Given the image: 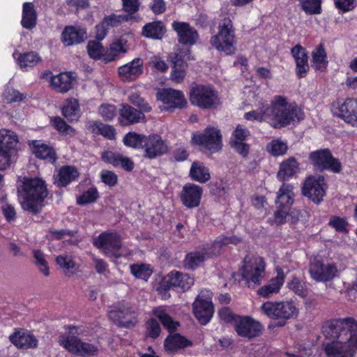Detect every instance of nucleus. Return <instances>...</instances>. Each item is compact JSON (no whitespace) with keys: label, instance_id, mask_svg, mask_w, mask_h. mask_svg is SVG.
<instances>
[{"label":"nucleus","instance_id":"obj_50","mask_svg":"<svg viewBox=\"0 0 357 357\" xmlns=\"http://www.w3.org/2000/svg\"><path fill=\"white\" fill-rule=\"evenodd\" d=\"M302 9L309 15L321 13V0H298Z\"/></svg>","mask_w":357,"mask_h":357},{"label":"nucleus","instance_id":"obj_13","mask_svg":"<svg viewBox=\"0 0 357 357\" xmlns=\"http://www.w3.org/2000/svg\"><path fill=\"white\" fill-rule=\"evenodd\" d=\"M190 101L199 108L210 109L218 104V93L211 86L196 85L190 91Z\"/></svg>","mask_w":357,"mask_h":357},{"label":"nucleus","instance_id":"obj_39","mask_svg":"<svg viewBox=\"0 0 357 357\" xmlns=\"http://www.w3.org/2000/svg\"><path fill=\"white\" fill-rule=\"evenodd\" d=\"M62 114L70 121H77L81 116L79 102L75 98H68L63 102Z\"/></svg>","mask_w":357,"mask_h":357},{"label":"nucleus","instance_id":"obj_2","mask_svg":"<svg viewBox=\"0 0 357 357\" xmlns=\"http://www.w3.org/2000/svg\"><path fill=\"white\" fill-rule=\"evenodd\" d=\"M22 208L31 213H40L48 195L47 185L40 178L24 177L17 188Z\"/></svg>","mask_w":357,"mask_h":357},{"label":"nucleus","instance_id":"obj_1","mask_svg":"<svg viewBox=\"0 0 357 357\" xmlns=\"http://www.w3.org/2000/svg\"><path fill=\"white\" fill-rule=\"evenodd\" d=\"M322 333L328 342L323 343L327 357H354L357 350V321L353 318L326 322Z\"/></svg>","mask_w":357,"mask_h":357},{"label":"nucleus","instance_id":"obj_33","mask_svg":"<svg viewBox=\"0 0 357 357\" xmlns=\"http://www.w3.org/2000/svg\"><path fill=\"white\" fill-rule=\"evenodd\" d=\"M79 176L77 168L73 166L66 165L61 167L54 174V183L60 187H66Z\"/></svg>","mask_w":357,"mask_h":357},{"label":"nucleus","instance_id":"obj_32","mask_svg":"<svg viewBox=\"0 0 357 357\" xmlns=\"http://www.w3.org/2000/svg\"><path fill=\"white\" fill-rule=\"evenodd\" d=\"M32 153L36 157L46 160L50 163H54L56 160V155L54 149L44 143L41 140H33L29 143Z\"/></svg>","mask_w":357,"mask_h":357},{"label":"nucleus","instance_id":"obj_29","mask_svg":"<svg viewBox=\"0 0 357 357\" xmlns=\"http://www.w3.org/2000/svg\"><path fill=\"white\" fill-rule=\"evenodd\" d=\"M186 51L188 54L183 56L181 54H178L173 60V67L170 77L171 79L176 83H181L183 81L188 68L186 61L192 59L189 54V50H187Z\"/></svg>","mask_w":357,"mask_h":357},{"label":"nucleus","instance_id":"obj_45","mask_svg":"<svg viewBox=\"0 0 357 357\" xmlns=\"http://www.w3.org/2000/svg\"><path fill=\"white\" fill-rule=\"evenodd\" d=\"M287 286L290 291L301 298L308 295L306 282L303 279L294 276L287 282Z\"/></svg>","mask_w":357,"mask_h":357},{"label":"nucleus","instance_id":"obj_62","mask_svg":"<svg viewBox=\"0 0 357 357\" xmlns=\"http://www.w3.org/2000/svg\"><path fill=\"white\" fill-rule=\"evenodd\" d=\"M99 113L102 116V117L107 121L112 120L116 115V108L114 105H102L99 107Z\"/></svg>","mask_w":357,"mask_h":357},{"label":"nucleus","instance_id":"obj_31","mask_svg":"<svg viewBox=\"0 0 357 357\" xmlns=\"http://www.w3.org/2000/svg\"><path fill=\"white\" fill-rule=\"evenodd\" d=\"M132 36L126 34L121 36L119 39L113 42L106 50L104 55V61L107 63L115 60V59L121 53H126L128 51V40L132 39Z\"/></svg>","mask_w":357,"mask_h":357},{"label":"nucleus","instance_id":"obj_5","mask_svg":"<svg viewBox=\"0 0 357 357\" xmlns=\"http://www.w3.org/2000/svg\"><path fill=\"white\" fill-rule=\"evenodd\" d=\"M239 242L241 238L236 236H220L211 247L206 245L188 253L184 259V265L189 269H195L211 256L218 255L222 246L228 244L236 245Z\"/></svg>","mask_w":357,"mask_h":357},{"label":"nucleus","instance_id":"obj_4","mask_svg":"<svg viewBox=\"0 0 357 357\" xmlns=\"http://www.w3.org/2000/svg\"><path fill=\"white\" fill-rule=\"evenodd\" d=\"M260 310L261 312L273 320L278 321V326H283L288 320L297 318L299 309L292 299L280 301H266Z\"/></svg>","mask_w":357,"mask_h":357},{"label":"nucleus","instance_id":"obj_36","mask_svg":"<svg viewBox=\"0 0 357 357\" xmlns=\"http://www.w3.org/2000/svg\"><path fill=\"white\" fill-rule=\"evenodd\" d=\"M299 171V163L293 158H289L281 162L277 177L280 181L288 180Z\"/></svg>","mask_w":357,"mask_h":357},{"label":"nucleus","instance_id":"obj_25","mask_svg":"<svg viewBox=\"0 0 357 357\" xmlns=\"http://www.w3.org/2000/svg\"><path fill=\"white\" fill-rule=\"evenodd\" d=\"M250 132L241 125L237 126L231 138V145L239 154L245 157L248 155L250 146L244 141L249 136Z\"/></svg>","mask_w":357,"mask_h":357},{"label":"nucleus","instance_id":"obj_3","mask_svg":"<svg viewBox=\"0 0 357 357\" xmlns=\"http://www.w3.org/2000/svg\"><path fill=\"white\" fill-rule=\"evenodd\" d=\"M268 121L274 128H284L304 118L302 110L294 102H289L283 96H275L267 105Z\"/></svg>","mask_w":357,"mask_h":357},{"label":"nucleus","instance_id":"obj_54","mask_svg":"<svg viewBox=\"0 0 357 357\" xmlns=\"http://www.w3.org/2000/svg\"><path fill=\"white\" fill-rule=\"evenodd\" d=\"M267 105H263L261 107L245 113L244 118L248 121H257L259 122L268 121Z\"/></svg>","mask_w":357,"mask_h":357},{"label":"nucleus","instance_id":"obj_44","mask_svg":"<svg viewBox=\"0 0 357 357\" xmlns=\"http://www.w3.org/2000/svg\"><path fill=\"white\" fill-rule=\"evenodd\" d=\"M89 129L96 135H101L106 138L112 139L115 137V129L112 126L100 121L90 122Z\"/></svg>","mask_w":357,"mask_h":357},{"label":"nucleus","instance_id":"obj_52","mask_svg":"<svg viewBox=\"0 0 357 357\" xmlns=\"http://www.w3.org/2000/svg\"><path fill=\"white\" fill-rule=\"evenodd\" d=\"M87 51L89 56L95 60L104 61L105 50L100 42L89 41L87 45Z\"/></svg>","mask_w":357,"mask_h":357},{"label":"nucleus","instance_id":"obj_16","mask_svg":"<svg viewBox=\"0 0 357 357\" xmlns=\"http://www.w3.org/2000/svg\"><path fill=\"white\" fill-rule=\"evenodd\" d=\"M309 159L319 169H328L333 173H339L342 170L341 162L332 155L328 149L313 151L310 154Z\"/></svg>","mask_w":357,"mask_h":357},{"label":"nucleus","instance_id":"obj_60","mask_svg":"<svg viewBox=\"0 0 357 357\" xmlns=\"http://www.w3.org/2000/svg\"><path fill=\"white\" fill-rule=\"evenodd\" d=\"M52 125L61 133L64 135H73L75 130L68 125L61 117H54L52 119Z\"/></svg>","mask_w":357,"mask_h":357},{"label":"nucleus","instance_id":"obj_38","mask_svg":"<svg viewBox=\"0 0 357 357\" xmlns=\"http://www.w3.org/2000/svg\"><path fill=\"white\" fill-rule=\"evenodd\" d=\"M166 32V27L161 21H154L146 24L142 31V36L152 39H162Z\"/></svg>","mask_w":357,"mask_h":357},{"label":"nucleus","instance_id":"obj_14","mask_svg":"<svg viewBox=\"0 0 357 357\" xmlns=\"http://www.w3.org/2000/svg\"><path fill=\"white\" fill-rule=\"evenodd\" d=\"M331 111L334 116L351 126L357 123V98L337 100L333 103Z\"/></svg>","mask_w":357,"mask_h":357},{"label":"nucleus","instance_id":"obj_22","mask_svg":"<svg viewBox=\"0 0 357 357\" xmlns=\"http://www.w3.org/2000/svg\"><path fill=\"white\" fill-rule=\"evenodd\" d=\"M163 284L168 289L171 287L181 288L185 291L194 284V278L188 274L172 271L164 278Z\"/></svg>","mask_w":357,"mask_h":357},{"label":"nucleus","instance_id":"obj_63","mask_svg":"<svg viewBox=\"0 0 357 357\" xmlns=\"http://www.w3.org/2000/svg\"><path fill=\"white\" fill-rule=\"evenodd\" d=\"M296 74L299 78L305 77L308 72L310 67L308 64V57L303 58L295 61Z\"/></svg>","mask_w":357,"mask_h":357},{"label":"nucleus","instance_id":"obj_47","mask_svg":"<svg viewBox=\"0 0 357 357\" xmlns=\"http://www.w3.org/2000/svg\"><path fill=\"white\" fill-rule=\"evenodd\" d=\"M153 314L158 317L162 325L169 330H175L178 326L177 322L167 314L166 309L163 307H158L153 310Z\"/></svg>","mask_w":357,"mask_h":357},{"label":"nucleus","instance_id":"obj_64","mask_svg":"<svg viewBox=\"0 0 357 357\" xmlns=\"http://www.w3.org/2000/svg\"><path fill=\"white\" fill-rule=\"evenodd\" d=\"M291 208L277 206L274 213V221L277 225H282L286 222L287 217L290 214Z\"/></svg>","mask_w":357,"mask_h":357},{"label":"nucleus","instance_id":"obj_20","mask_svg":"<svg viewBox=\"0 0 357 357\" xmlns=\"http://www.w3.org/2000/svg\"><path fill=\"white\" fill-rule=\"evenodd\" d=\"M202 194L203 188L201 186L188 183L183 186L179 197L184 206L194 208L199 206Z\"/></svg>","mask_w":357,"mask_h":357},{"label":"nucleus","instance_id":"obj_35","mask_svg":"<svg viewBox=\"0 0 357 357\" xmlns=\"http://www.w3.org/2000/svg\"><path fill=\"white\" fill-rule=\"evenodd\" d=\"M73 76L70 73H63L51 77V86L59 93H66L73 87Z\"/></svg>","mask_w":357,"mask_h":357},{"label":"nucleus","instance_id":"obj_48","mask_svg":"<svg viewBox=\"0 0 357 357\" xmlns=\"http://www.w3.org/2000/svg\"><path fill=\"white\" fill-rule=\"evenodd\" d=\"M146 135L135 132H128L123 138L126 146L135 149H143Z\"/></svg>","mask_w":357,"mask_h":357},{"label":"nucleus","instance_id":"obj_8","mask_svg":"<svg viewBox=\"0 0 357 357\" xmlns=\"http://www.w3.org/2000/svg\"><path fill=\"white\" fill-rule=\"evenodd\" d=\"M108 316L119 327L132 328L138 321L137 308L130 303L124 301L109 307Z\"/></svg>","mask_w":357,"mask_h":357},{"label":"nucleus","instance_id":"obj_41","mask_svg":"<svg viewBox=\"0 0 357 357\" xmlns=\"http://www.w3.org/2000/svg\"><path fill=\"white\" fill-rule=\"evenodd\" d=\"M37 14L34 5L31 2H26L23 4L22 26L27 29H32L36 24Z\"/></svg>","mask_w":357,"mask_h":357},{"label":"nucleus","instance_id":"obj_23","mask_svg":"<svg viewBox=\"0 0 357 357\" xmlns=\"http://www.w3.org/2000/svg\"><path fill=\"white\" fill-rule=\"evenodd\" d=\"M143 60L140 58L134 59L130 62L120 66L118 73L123 82H132L139 77L143 73Z\"/></svg>","mask_w":357,"mask_h":357},{"label":"nucleus","instance_id":"obj_56","mask_svg":"<svg viewBox=\"0 0 357 357\" xmlns=\"http://www.w3.org/2000/svg\"><path fill=\"white\" fill-rule=\"evenodd\" d=\"M33 257L35 259V264L40 272L42 273L45 277L50 275V268L47 261L44 257L43 253L38 250H33Z\"/></svg>","mask_w":357,"mask_h":357},{"label":"nucleus","instance_id":"obj_27","mask_svg":"<svg viewBox=\"0 0 357 357\" xmlns=\"http://www.w3.org/2000/svg\"><path fill=\"white\" fill-rule=\"evenodd\" d=\"M277 275L271 279L268 284L260 287L257 294L264 298H269L272 296L274 294H277L280 291L281 287H282L285 274L283 270L281 268H276Z\"/></svg>","mask_w":357,"mask_h":357},{"label":"nucleus","instance_id":"obj_55","mask_svg":"<svg viewBox=\"0 0 357 357\" xmlns=\"http://www.w3.org/2000/svg\"><path fill=\"white\" fill-rule=\"evenodd\" d=\"M287 149V144L280 139H273L267 145L268 151L274 156L285 154Z\"/></svg>","mask_w":357,"mask_h":357},{"label":"nucleus","instance_id":"obj_40","mask_svg":"<svg viewBox=\"0 0 357 357\" xmlns=\"http://www.w3.org/2000/svg\"><path fill=\"white\" fill-rule=\"evenodd\" d=\"M327 54L322 44L317 45L312 52V66L316 71L323 72L328 66Z\"/></svg>","mask_w":357,"mask_h":357},{"label":"nucleus","instance_id":"obj_28","mask_svg":"<svg viewBox=\"0 0 357 357\" xmlns=\"http://www.w3.org/2000/svg\"><path fill=\"white\" fill-rule=\"evenodd\" d=\"M193 312L199 323L206 325L213 314L212 302L198 298L193 303Z\"/></svg>","mask_w":357,"mask_h":357},{"label":"nucleus","instance_id":"obj_7","mask_svg":"<svg viewBox=\"0 0 357 357\" xmlns=\"http://www.w3.org/2000/svg\"><path fill=\"white\" fill-rule=\"evenodd\" d=\"M345 268V264L340 261L324 264L322 261L314 258L310 263L309 273L315 281L326 282L338 277Z\"/></svg>","mask_w":357,"mask_h":357},{"label":"nucleus","instance_id":"obj_9","mask_svg":"<svg viewBox=\"0 0 357 357\" xmlns=\"http://www.w3.org/2000/svg\"><path fill=\"white\" fill-rule=\"evenodd\" d=\"M77 333L75 327H70L68 335L59 338V344L71 354L85 356H95L98 354L97 347L87 342L81 341L74 334Z\"/></svg>","mask_w":357,"mask_h":357},{"label":"nucleus","instance_id":"obj_57","mask_svg":"<svg viewBox=\"0 0 357 357\" xmlns=\"http://www.w3.org/2000/svg\"><path fill=\"white\" fill-rule=\"evenodd\" d=\"M128 100L130 103L139 107L140 111L143 112H149L152 109L149 104L138 93H132L128 97Z\"/></svg>","mask_w":357,"mask_h":357},{"label":"nucleus","instance_id":"obj_34","mask_svg":"<svg viewBox=\"0 0 357 357\" xmlns=\"http://www.w3.org/2000/svg\"><path fill=\"white\" fill-rule=\"evenodd\" d=\"M86 38L84 29L75 26H67L62 33V41L66 45L80 43Z\"/></svg>","mask_w":357,"mask_h":357},{"label":"nucleus","instance_id":"obj_26","mask_svg":"<svg viewBox=\"0 0 357 357\" xmlns=\"http://www.w3.org/2000/svg\"><path fill=\"white\" fill-rule=\"evenodd\" d=\"M10 341L21 349H35L38 347V340L31 333L23 330L15 331L9 336Z\"/></svg>","mask_w":357,"mask_h":357},{"label":"nucleus","instance_id":"obj_21","mask_svg":"<svg viewBox=\"0 0 357 357\" xmlns=\"http://www.w3.org/2000/svg\"><path fill=\"white\" fill-rule=\"evenodd\" d=\"M156 97L158 100L167 105L169 109H181L187 104L183 93L172 89H163L158 91Z\"/></svg>","mask_w":357,"mask_h":357},{"label":"nucleus","instance_id":"obj_51","mask_svg":"<svg viewBox=\"0 0 357 357\" xmlns=\"http://www.w3.org/2000/svg\"><path fill=\"white\" fill-rule=\"evenodd\" d=\"M99 197L98 191L96 187H91L77 197V204L85 205L95 202Z\"/></svg>","mask_w":357,"mask_h":357},{"label":"nucleus","instance_id":"obj_37","mask_svg":"<svg viewBox=\"0 0 357 357\" xmlns=\"http://www.w3.org/2000/svg\"><path fill=\"white\" fill-rule=\"evenodd\" d=\"M293 189L294 187L291 185L283 183L277 193L276 205L291 208L295 195Z\"/></svg>","mask_w":357,"mask_h":357},{"label":"nucleus","instance_id":"obj_30","mask_svg":"<svg viewBox=\"0 0 357 357\" xmlns=\"http://www.w3.org/2000/svg\"><path fill=\"white\" fill-rule=\"evenodd\" d=\"M145 116L143 112L139 111L128 104L121 105L119 109V121L122 126H128L143 122Z\"/></svg>","mask_w":357,"mask_h":357},{"label":"nucleus","instance_id":"obj_43","mask_svg":"<svg viewBox=\"0 0 357 357\" xmlns=\"http://www.w3.org/2000/svg\"><path fill=\"white\" fill-rule=\"evenodd\" d=\"M190 342L178 333L168 336L165 341V350L169 352H174L179 349H183L190 346Z\"/></svg>","mask_w":357,"mask_h":357},{"label":"nucleus","instance_id":"obj_24","mask_svg":"<svg viewBox=\"0 0 357 357\" xmlns=\"http://www.w3.org/2000/svg\"><path fill=\"white\" fill-rule=\"evenodd\" d=\"M172 28L178 34L179 43L184 45H193L198 38L197 31L188 23L182 22H174Z\"/></svg>","mask_w":357,"mask_h":357},{"label":"nucleus","instance_id":"obj_59","mask_svg":"<svg viewBox=\"0 0 357 357\" xmlns=\"http://www.w3.org/2000/svg\"><path fill=\"white\" fill-rule=\"evenodd\" d=\"M3 98L7 103H11L22 101L26 98V95L14 89L7 87L3 93Z\"/></svg>","mask_w":357,"mask_h":357},{"label":"nucleus","instance_id":"obj_12","mask_svg":"<svg viewBox=\"0 0 357 357\" xmlns=\"http://www.w3.org/2000/svg\"><path fill=\"white\" fill-rule=\"evenodd\" d=\"M244 265L241 269L243 279L250 285L259 284L264 278L266 264L263 258L248 255L244 259Z\"/></svg>","mask_w":357,"mask_h":357},{"label":"nucleus","instance_id":"obj_15","mask_svg":"<svg viewBox=\"0 0 357 357\" xmlns=\"http://www.w3.org/2000/svg\"><path fill=\"white\" fill-rule=\"evenodd\" d=\"M192 141L195 144L204 146L211 152H216L222 148L220 132L211 126L207 127L203 132L194 133Z\"/></svg>","mask_w":357,"mask_h":357},{"label":"nucleus","instance_id":"obj_61","mask_svg":"<svg viewBox=\"0 0 357 357\" xmlns=\"http://www.w3.org/2000/svg\"><path fill=\"white\" fill-rule=\"evenodd\" d=\"M100 177L102 182L109 187H114L117 184L118 176L112 171L102 169L100 173Z\"/></svg>","mask_w":357,"mask_h":357},{"label":"nucleus","instance_id":"obj_6","mask_svg":"<svg viewBox=\"0 0 357 357\" xmlns=\"http://www.w3.org/2000/svg\"><path fill=\"white\" fill-rule=\"evenodd\" d=\"M211 45L227 55L234 54L236 51L235 30L229 17L223 18L219 23L218 32L210 40Z\"/></svg>","mask_w":357,"mask_h":357},{"label":"nucleus","instance_id":"obj_53","mask_svg":"<svg viewBox=\"0 0 357 357\" xmlns=\"http://www.w3.org/2000/svg\"><path fill=\"white\" fill-rule=\"evenodd\" d=\"M132 18L140 19V17L139 15L137 17H132L131 16L124 15H112L104 17L102 21L104 22V24H106L107 28L110 29L111 28L118 26L123 22H127Z\"/></svg>","mask_w":357,"mask_h":357},{"label":"nucleus","instance_id":"obj_10","mask_svg":"<svg viewBox=\"0 0 357 357\" xmlns=\"http://www.w3.org/2000/svg\"><path fill=\"white\" fill-rule=\"evenodd\" d=\"M93 245L108 257L116 259L122 257L120 249L122 247V237L116 231H104L93 241Z\"/></svg>","mask_w":357,"mask_h":357},{"label":"nucleus","instance_id":"obj_17","mask_svg":"<svg viewBox=\"0 0 357 357\" xmlns=\"http://www.w3.org/2000/svg\"><path fill=\"white\" fill-rule=\"evenodd\" d=\"M326 184L323 176H311L305 181L302 192L312 202L319 204L326 194Z\"/></svg>","mask_w":357,"mask_h":357},{"label":"nucleus","instance_id":"obj_42","mask_svg":"<svg viewBox=\"0 0 357 357\" xmlns=\"http://www.w3.org/2000/svg\"><path fill=\"white\" fill-rule=\"evenodd\" d=\"M189 175L193 181L200 183H204L211 178L209 169L202 162L198 161L192 164Z\"/></svg>","mask_w":357,"mask_h":357},{"label":"nucleus","instance_id":"obj_18","mask_svg":"<svg viewBox=\"0 0 357 357\" xmlns=\"http://www.w3.org/2000/svg\"><path fill=\"white\" fill-rule=\"evenodd\" d=\"M234 329L239 336L252 339L259 335L263 326L250 317L238 316L234 319Z\"/></svg>","mask_w":357,"mask_h":357},{"label":"nucleus","instance_id":"obj_19","mask_svg":"<svg viewBox=\"0 0 357 357\" xmlns=\"http://www.w3.org/2000/svg\"><path fill=\"white\" fill-rule=\"evenodd\" d=\"M144 157L154 159L167 153L169 150L167 142L157 134L146 137L144 144Z\"/></svg>","mask_w":357,"mask_h":357},{"label":"nucleus","instance_id":"obj_58","mask_svg":"<svg viewBox=\"0 0 357 357\" xmlns=\"http://www.w3.org/2000/svg\"><path fill=\"white\" fill-rule=\"evenodd\" d=\"M56 262L66 274L70 272L73 273V270L75 267V263L70 256L59 255L56 257Z\"/></svg>","mask_w":357,"mask_h":357},{"label":"nucleus","instance_id":"obj_49","mask_svg":"<svg viewBox=\"0 0 357 357\" xmlns=\"http://www.w3.org/2000/svg\"><path fill=\"white\" fill-rule=\"evenodd\" d=\"M131 273L138 279L147 280L152 274L150 265L145 264H136L130 266Z\"/></svg>","mask_w":357,"mask_h":357},{"label":"nucleus","instance_id":"obj_11","mask_svg":"<svg viewBox=\"0 0 357 357\" xmlns=\"http://www.w3.org/2000/svg\"><path fill=\"white\" fill-rule=\"evenodd\" d=\"M18 143L17 135L12 130H0V170L10 167Z\"/></svg>","mask_w":357,"mask_h":357},{"label":"nucleus","instance_id":"obj_46","mask_svg":"<svg viewBox=\"0 0 357 357\" xmlns=\"http://www.w3.org/2000/svg\"><path fill=\"white\" fill-rule=\"evenodd\" d=\"M20 68L24 70H28L38 63L41 59L36 52H28L20 54L17 59Z\"/></svg>","mask_w":357,"mask_h":357}]
</instances>
